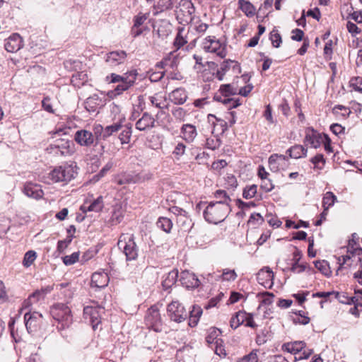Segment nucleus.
<instances>
[{
	"mask_svg": "<svg viewBox=\"0 0 362 362\" xmlns=\"http://www.w3.org/2000/svg\"><path fill=\"white\" fill-rule=\"evenodd\" d=\"M353 238L349 241L346 254L337 258V263L339 264L337 272L345 268H351L358 264H362V248L356 246L354 240L355 234Z\"/></svg>",
	"mask_w": 362,
	"mask_h": 362,
	"instance_id": "f257e3e1",
	"label": "nucleus"
},
{
	"mask_svg": "<svg viewBox=\"0 0 362 362\" xmlns=\"http://www.w3.org/2000/svg\"><path fill=\"white\" fill-rule=\"evenodd\" d=\"M230 211V205L211 202L205 207L203 215L208 223L218 224L227 218Z\"/></svg>",
	"mask_w": 362,
	"mask_h": 362,
	"instance_id": "f03ea898",
	"label": "nucleus"
},
{
	"mask_svg": "<svg viewBox=\"0 0 362 362\" xmlns=\"http://www.w3.org/2000/svg\"><path fill=\"white\" fill-rule=\"evenodd\" d=\"M77 175V168L74 164H66L53 169L49 174V177L54 182L66 184L75 178Z\"/></svg>",
	"mask_w": 362,
	"mask_h": 362,
	"instance_id": "7ed1b4c3",
	"label": "nucleus"
},
{
	"mask_svg": "<svg viewBox=\"0 0 362 362\" xmlns=\"http://www.w3.org/2000/svg\"><path fill=\"white\" fill-rule=\"evenodd\" d=\"M119 249L122 250L127 262L134 261L138 257V247L132 234H122L117 243Z\"/></svg>",
	"mask_w": 362,
	"mask_h": 362,
	"instance_id": "20e7f679",
	"label": "nucleus"
},
{
	"mask_svg": "<svg viewBox=\"0 0 362 362\" xmlns=\"http://www.w3.org/2000/svg\"><path fill=\"white\" fill-rule=\"evenodd\" d=\"M47 151L57 156H69L75 152L74 144L66 139H56L47 148Z\"/></svg>",
	"mask_w": 362,
	"mask_h": 362,
	"instance_id": "39448f33",
	"label": "nucleus"
},
{
	"mask_svg": "<svg viewBox=\"0 0 362 362\" xmlns=\"http://www.w3.org/2000/svg\"><path fill=\"white\" fill-rule=\"evenodd\" d=\"M170 318L176 322H181L188 317V312L178 301H172L167 308Z\"/></svg>",
	"mask_w": 362,
	"mask_h": 362,
	"instance_id": "423d86ee",
	"label": "nucleus"
},
{
	"mask_svg": "<svg viewBox=\"0 0 362 362\" xmlns=\"http://www.w3.org/2000/svg\"><path fill=\"white\" fill-rule=\"evenodd\" d=\"M203 49L206 52L216 54L221 58H224L226 55L225 46L219 40H216L214 37L209 36L205 38L203 42Z\"/></svg>",
	"mask_w": 362,
	"mask_h": 362,
	"instance_id": "0eeeda50",
	"label": "nucleus"
},
{
	"mask_svg": "<svg viewBox=\"0 0 362 362\" xmlns=\"http://www.w3.org/2000/svg\"><path fill=\"white\" fill-rule=\"evenodd\" d=\"M104 313V308L101 307L86 306L83 309V316L89 320L93 329L95 330L101 322V314Z\"/></svg>",
	"mask_w": 362,
	"mask_h": 362,
	"instance_id": "6e6552de",
	"label": "nucleus"
},
{
	"mask_svg": "<svg viewBox=\"0 0 362 362\" xmlns=\"http://www.w3.org/2000/svg\"><path fill=\"white\" fill-rule=\"evenodd\" d=\"M42 315L38 312L31 313L30 310L25 313L24 321L25 327L29 333L35 332L40 327Z\"/></svg>",
	"mask_w": 362,
	"mask_h": 362,
	"instance_id": "1a4fd4ad",
	"label": "nucleus"
},
{
	"mask_svg": "<svg viewBox=\"0 0 362 362\" xmlns=\"http://www.w3.org/2000/svg\"><path fill=\"white\" fill-rule=\"evenodd\" d=\"M290 165L288 157L281 154H272L269 158V165L271 170L278 172L284 170Z\"/></svg>",
	"mask_w": 362,
	"mask_h": 362,
	"instance_id": "9d476101",
	"label": "nucleus"
},
{
	"mask_svg": "<svg viewBox=\"0 0 362 362\" xmlns=\"http://www.w3.org/2000/svg\"><path fill=\"white\" fill-rule=\"evenodd\" d=\"M145 321L146 325L152 327L155 331L158 332L160 329L161 317L158 308L156 305L151 306L148 309Z\"/></svg>",
	"mask_w": 362,
	"mask_h": 362,
	"instance_id": "9b49d317",
	"label": "nucleus"
},
{
	"mask_svg": "<svg viewBox=\"0 0 362 362\" xmlns=\"http://www.w3.org/2000/svg\"><path fill=\"white\" fill-rule=\"evenodd\" d=\"M74 140L81 146L89 147L95 142V136L93 134L86 129H80L76 132Z\"/></svg>",
	"mask_w": 362,
	"mask_h": 362,
	"instance_id": "f8f14e48",
	"label": "nucleus"
},
{
	"mask_svg": "<svg viewBox=\"0 0 362 362\" xmlns=\"http://www.w3.org/2000/svg\"><path fill=\"white\" fill-rule=\"evenodd\" d=\"M180 281L182 285L187 288H197L200 284L197 276L189 271H183L180 273Z\"/></svg>",
	"mask_w": 362,
	"mask_h": 362,
	"instance_id": "ddd939ff",
	"label": "nucleus"
},
{
	"mask_svg": "<svg viewBox=\"0 0 362 362\" xmlns=\"http://www.w3.org/2000/svg\"><path fill=\"white\" fill-rule=\"evenodd\" d=\"M23 46V40L18 33L12 34L6 40L4 45L5 49L8 52H15L19 50Z\"/></svg>",
	"mask_w": 362,
	"mask_h": 362,
	"instance_id": "4468645a",
	"label": "nucleus"
},
{
	"mask_svg": "<svg viewBox=\"0 0 362 362\" xmlns=\"http://www.w3.org/2000/svg\"><path fill=\"white\" fill-rule=\"evenodd\" d=\"M257 279L259 284L265 288H271L273 285L274 274L269 267H266L257 273Z\"/></svg>",
	"mask_w": 362,
	"mask_h": 362,
	"instance_id": "2eb2a0df",
	"label": "nucleus"
},
{
	"mask_svg": "<svg viewBox=\"0 0 362 362\" xmlns=\"http://www.w3.org/2000/svg\"><path fill=\"white\" fill-rule=\"evenodd\" d=\"M156 120L152 115L144 112L142 117L136 122V129L139 131H146L155 127Z\"/></svg>",
	"mask_w": 362,
	"mask_h": 362,
	"instance_id": "dca6fc26",
	"label": "nucleus"
},
{
	"mask_svg": "<svg viewBox=\"0 0 362 362\" xmlns=\"http://www.w3.org/2000/svg\"><path fill=\"white\" fill-rule=\"evenodd\" d=\"M23 192L28 197L35 199L42 198L44 194L40 185L33 182H27L24 186Z\"/></svg>",
	"mask_w": 362,
	"mask_h": 362,
	"instance_id": "f3484780",
	"label": "nucleus"
},
{
	"mask_svg": "<svg viewBox=\"0 0 362 362\" xmlns=\"http://www.w3.org/2000/svg\"><path fill=\"white\" fill-rule=\"evenodd\" d=\"M127 57L124 51H114L107 54L105 62L111 66H116L122 64Z\"/></svg>",
	"mask_w": 362,
	"mask_h": 362,
	"instance_id": "a211bd4d",
	"label": "nucleus"
},
{
	"mask_svg": "<svg viewBox=\"0 0 362 362\" xmlns=\"http://www.w3.org/2000/svg\"><path fill=\"white\" fill-rule=\"evenodd\" d=\"M208 119L214 126V129L212 131L213 134L216 132L218 134H222L228 130V124L226 120L211 114L209 115Z\"/></svg>",
	"mask_w": 362,
	"mask_h": 362,
	"instance_id": "6ab92c4d",
	"label": "nucleus"
},
{
	"mask_svg": "<svg viewBox=\"0 0 362 362\" xmlns=\"http://www.w3.org/2000/svg\"><path fill=\"white\" fill-rule=\"evenodd\" d=\"M180 132L182 139L188 143L193 142L197 136L196 127L191 124H183L181 127Z\"/></svg>",
	"mask_w": 362,
	"mask_h": 362,
	"instance_id": "aec40b11",
	"label": "nucleus"
},
{
	"mask_svg": "<svg viewBox=\"0 0 362 362\" xmlns=\"http://www.w3.org/2000/svg\"><path fill=\"white\" fill-rule=\"evenodd\" d=\"M305 141L311 147L317 148L320 146L321 143L324 141V137L312 129L307 132Z\"/></svg>",
	"mask_w": 362,
	"mask_h": 362,
	"instance_id": "412c9836",
	"label": "nucleus"
},
{
	"mask_svg": "<svg viewBox=\"0 0 362 362\" xmlns=\"http://www.w3.org/2000/svg\"><path fill=\"white\" fill-rule=\"evenodd\" d=\"M136 76L137 74L136 71H130L129 76L131 78H125L124 82H121V83L118 84L114 89L115 95H119L133 86L136 79Z\"/></svg>",
	"mask_w": 362,
	"mask_h": 362,
	"instance_id": "4be33fe9",
	"label": "nucleus"
},
{
	"mask_svg": "<svg viewBox=\"0 0 362 362\" xmlns=\"http://www.w3.org/2000/svg\"><path fill=\"white\" fill-rule=\"evenodd\" d=\"M109 277L107 273L95 272L91 277V286L97 288H103L107 285Z\"/></svg>",
	"mask_w": 362,
	"mask_h": 362,
	"instance_id": "5701e85b",
	"label": "nucleus"
},
{
	"mask_svg": "<svg viewBox=\"0 0 362 362\" xmlns=\"http://www.w3.org/2000/svg\"><path fill=\"white\" fill-rule=\"evenodd\" d=\"M170 100L175 104H184L187 99V95L186 90L182 88H178L173 90L169 95Z\"/></svg>",
	"mask_w": 362,
	"mask_h": 362,
	"instance_id": "b1692460",
	"label": "nucleus"
},
{
	"mask_svg": "<svg viewBox=\"0 0 362 362\" xmlns=\"http://www.w3.org/2000/svg\"><path fill=\"white\" fill-rule=\"evenodd\" d=\"M148 13H140L134 17V26L132 30L134 37H137L142 33V30L139 27L148 19Z\"/></svg>",
	"mask_w": 362,
	"mask_h": 362,
	"instance_id": "393cba45",
	"label": "nucleus"
},
{
	"mask_svg": "<svg viewBox=\"0 0 362 362\" xmlns=\"http://www.w3.org/2000/svg\"><path fill=\"white\" fill-rule=\"evenodd\" d=\"M221 331L215 327H211L207 331V335L206 337V341L211 349H214V345L217 344L219 341L222 340L219 336Z\"/></svg>",
	"mask_w": 362,
	"mask_h": 362,
	"instance_id": "a878e982",
	"label": "nucleus"
},
{
	"mask_svg": "<svg viewBox=\"0 0 362 362\" xmlns=\"http://www.w3.org/2000/svg\"><path fill=\"white\" fill-rule=\"evenodd\" d=\"M305 347V343L303 341H296L288 342L284 344L283 348L285 351L296 355Z\"/></svg>",
	"mask_w": 362,
	"mask_h": 362,
	"instance_id": "bb28decb",
	"label": "nucleus"
},
{
	"mask_svg": "<svg viewBox=\"0 0 362 362\" xmlns=\"http://www.w3.org/2000/svg\"><path fill=\"white\" fill-rule=\"evenodd\" d=\"M289 157L295 159L305 157L308 149L302 145H295L287 150Z\"/></svg>",
	"mask_w": 362,
	"mask_h": 362,
	"instance_id": "cd10ccee",
	"label": "nucleus"
},
{
	"mask_svg": "<svg viewBox=\"0 0 362 362\" xmlns=\"http://www.w3.org/2000/svg\"><path fill=\"white\" fill-rule=\"evenodd\" d=\"M124 217V210L120 204H115L113 206L112 215L110 218L111 225H117L119 223Z\"/></svg>",
	"mask_w": 362,
	"mask_h": 362,
	"instance_id": "c85d7f7f",
	"label": "nucleus"
},
{
	"mask_svg": "<svg viewBox=\"0 0 362 362\" xmlns=\"http://www.w3.org/2000/svg\"><path fill=\"white\" fill-rule=\"evenodd\" d=\"M202 315V309L198 305H194L192 310L188 312L189 325L192 327H195L200 317Z\"/></svg>",
	"mask_w": 362,
	"mask_h": 362,
	"instance_id": "c756f323",
	"label": "nucleus"
},
{
	"mask_svg": "<svg viewBox=\"0 0 362 362\" xmlns=\"http://www.w3.org/2000/svg\"><path fill=\"white\" fill-rule=\"evenodd\" d=\"M247 313L244 311H238L233 315L230 320V325L231 328L236 329L240 325L245 322L247 319Z\"/></svg>",
	"mask_w": 362,
	"mask_h": 362,
	"instance_id": "7c9ffc66",
	"label": "nucleus"
},
{
	"mask_svg": "<svg viewBox=\"0 0 362 362\" xmlns=\"http://www.w3.org/2000/svg\"><path fill=\"white\" fill-rule=\"evenodd\" d=\"M178 277V271L172 270L170 272L165 279L162 282V286L165 289L170 288L173 285L175 284Z\"/></svg>",
	"mask_w": 362,
	"mask_h": 362,
	"instance_id": "2f4dec72",
	"label": "nucleus"
},
{
	"mask_svg": "<svg viewBox=\"0 0 362 362\" xmlns=\"http://www.w3.org/2000/svg\"><path fill=\"white\" fill-rule=\"evenodd\" d=\"M222 98H228L238 94V87L234 84L221 85L219 89Z\"/></svg>",
	"mask_w": 362,
	"mask_h": 362,
	"instance_id": "473e14b6",
	"label": "nucleus"
},
{
	"mask_svg": "<svg viewBox=\"0 0 362 362\" xmlns=\"http://www.w3.org/2000/svg\"><path fill=\"white\" fill-rule=\"evenodd\" d=\"M215 99L226 105L228 109H233L238 107L240 105L239 99L233 98H222L221 96L215 95Z\"/></svg>",
	"mask_w": 362,
	"mask_h": 362,
	"instance_id": "72a5a7b5",
	"label": "nucleus"
},
{
	"mask_svg": "<svg viewBox=\"0 0 362 362\" xmlns=\"http://www.w3.org/2000/svg\"><path fill=\"white\" fill-rule=\"evenodd\" d=\"M315 267L325 276H329L331 275V270L329 264L326 260H317L314 262Z\"/></svg>",
	"mask_w": 362,
	"mask_h": 362,
	"instance_id": "f704fd0d",
	"label": "nucleus"
},
{
	"mask_svg": "<svg viewBox=\"0 0 362 362\" xmlns=\"http://www.w3.org/2000/svg\"><path fill=\"white\" fill-rule=\"evenodd\" d=\"M52 290V287L47 286L46 288H42L41 290H37L33 292L29 297L32 298L34 303L38 302L41 299H43L45 295Z\"/></svg>",
	"mask_w": 362,
	"mask_h": 362,
	"instance_id": "c9c22d12",
	"label": "nucleus"
},
{
	"mask_svg": "<svg viewBox=\"0 0 362 362\" xmlns=\"http://www.w3.org/2000/svg\"><path fill=\"white\" fill-rule=\"evenodd\" d=\"M214 197L217 199L214 203H223L230 205L231 199L228 195L227 192L223 189H218L214 192Z\"/></svg>",
	"mask_w": 362,
	"mask_h": 362,
	"instance_id": "e433bc0d",
	"label": "nucleus"
},
{
	"mask_svg": "<svg viewBox=\"0 0 362 362\" xmlns=\"http://www.w3.org/2000/svg\"><path fill=\"white\" fill-rule=\"evenodd\" d=\"M156 225L158 228H160L165 233H168L170 232L173 227L172 221L166 217H160L158 218Z\"/></svg>",
	"mask_w": 362,
	"mask_h": 362,
	"instance_id": "4c0bfd02",
	"label": "nucleus"
},
{
	"mask_svg": "<svg viewBox=\"0 0 362 362\" xmlns=\"http://www.w3.org/2000/svg\"><path fill=\"white\" fill-rule=\"evenodd\" d=\"M336 199L337 197L332 192H326L322 199V206L325 208V211H327L329 207L333 206Z\"/></svg>",
	"mask_w": 362,
	"mask_h": 362,
	"instance_id": "58836bf2",
	"label": "nucleus"
},
{
	"mask_svg": "<svg viewBox=\"0 0 362 362\" xmlns=\"http://www.w3.org/2000/svg\"><path fill=\"white\" fill-rule=\"evenodd\" d=\"M240 8L244 12L246 16H252L255 14V8L253 5L245 0L239 1Z\"/></svg>",
	"mask_w": 362,
	"mask_h": 362,
	"instance_id": "ea45409f",
	"label": "nucleus"
},
{
	"mask_svg": "<svg viewBox=\"0 0 362 362\" xmlns=\"http://www.w3.org/2000/svg\"><path fill=\"white\" fill-rule=\"evenodd\" d=\"M37 258V253L34 250H29L27 252H25L23 260V265L25 267H30L35 260Z\"/></svg>",
	"mask_w": 362,
	"mask_h": 362,
	"instance_id": "a19ab883",
	"label": "nucleus"
},
{
	"mask_svg": "<svg viewBox=\"0 0 362 362\" xmlns=\"http://www.w3.org/2000/svg\"><path fill=\"white\" fill-rule=\"evenodd\" d=\"M183 31H184V28H179L177 36L174 40L173 45L176 47L177 49H180V47H182L183 45H185L187 42V40L185 39V37L182 35Z\"/></svg>",
	"mask_w": 362,
	"mask_h": 362,
	"instance_id": "79ce46f5",
	"label": "nucleus"
},
{
	"mask_svg": "<svg viewBox=\"0 0 362 362\" xmlns=\"http://www.w3.org/2000/svg\"><path fill=\"white\" fill-rule=\"evenodd\" d=\"M122 127L120 123H115L112 125L107 126L104 129L103 139H106L110 136L114 132L119 131Z\"/></svg>",
	"mask_w": 362,
	"mask_h": 362,
	"instance_id": "37998d69",
	"label": "nucleus"
},
{
	"mask_svg": "<svg viewBox=\"0 0 362 362\" xmlns=\"http://www.w3.org/2000/svg\"><path fill=\"white\" fill-rule=\"evenodd\" d=\"M175 0H158L156 7L160 11L171 9L175 4Z\"/></svg>",
	"mask_w": 362,
	"mask_h": 362,
	"instance_id": "c03bdc74",
	"label": "nucleus"
},
{
	"mask_svg": "<svg viewBox=\"0 0 362 362\" xmlns=\"http://www.w3.org/2000/svg\"><path fill=\"white\" fill-rule=\"evenodd\" d=\"M257 189L256 185L245 187L243 192V197L246 199L253 198L257 194Z\"/></svg>",
	"mask_w": 362,
	"mask_h": 362,
	"instance_id": "a18cd8bd",
	"label": "nucleus"
},
{
	"mask_svg": "<svg viewBox=\"0 0 362 362\" xmlns=\"http://www.w3.org/2000/svg\"><path fill=\"white\" fill-rule=\"evenodd\" d=\"M221 140L217 137H209L206 140V147L209 149L215 150L220 147Z\"/></svg>",
	"mask_w": 362,
	"mask_h": 362,
	"instance_id": "49530a36",
	"label": "nucleus"
},
{
	"mask_svg": "<svg viewBox=\"0 0 362 362\" xmlns=\"http://www.w3.org/2000/svg\"><path fill=\"white\" fill-rule=\"evenodd\" d=\"M103 207V199L102 197H98L88 206L87 211L98 212L102 210Z\"/></svg>",
	"mask_w": 362,
	"mask_h": 362,
	"instance_id": "de8ad7c7",
	"label": "nucleus"
},
{
	"mask_svg": "<svg viewBox=\"0 0 362 362\" xmlns=\"http://www.w3.org/2000/svg\"><path fill=\"white\" fill-rule=\"evenodd\" d=\"M257 352V349H254L250 354L244 356L237 362H259Z\"/></svg>",
	"mask_w": 362,
	"mask_h": 362,
	"instance_id": "09e8293b",
	"label": "nucleus"
},
{
	"mask_svg": "<svg viewBox=\"0 0 362 362\" xmlns=\"http://www.w3.org/2000/svg\"><path fill=\"white\" fill-rule=\"evenodd\" d=\"M132 135V128L125 127V128L119 134V139L122 144H128Z\"/></svg>",
	"mask_w": 362,
	"mask_h": 362,
	"instance_id": "8fccbe9b",
	"label": "nucleus"
},
{
	"mask_svg": "<svg viewBox=\"0 0 362 362\" xmlns=\"http://www.w3.org/2000/svg\"><path fill=\"white\" fill-rule=\"evenodd\" d=\"M79 258V253L78 252H74L70 255H66L63 257V262L66 265H72L74 263H76Z\"/></svg>",
	"mask_w": 362,
	"mask_h": 362,
	"instance_id": "3c124183",
	"label": "nucleus"
},
{
	"mask_svg": "<svg viewBox=\"0 0 362 362\" xmlns=\"http://www.w3.org/2000/svg\"><path fill=\"white\" fill-rule=\"evenodd\" d=\"M191 221V219L187 216V213L177 218V223L180 224L184 230H187L190 227Z\"/></svg>",
	"mask_w": 362,
	"mask_h": 362,
	"instance_id": "603ef678",
	"label": "nucleus"
},
{
	"mask_svg": "<svg viewBox=\"0 0 362 362\" xmlns=\"http://www.w3.org/2000/svg\"><path fill=\"white\" fill-rule=\"evenodd\" d=\"M298 252L294 253V259L296 260L295 263L292 265L291 271L293 272L300 273L305 271V266L303 264H298L299 257Z\"/></svg>",
	"mask_w": 362,
	"mask_h": 362,
	"instance_id": "864d4df0",
	"label": "nucleus"
},
{
	"mask_svg": "<svg viewBox=\"0 0 362 362\" xmlns=\"http://www.w3.org/2000/svg\"><path fill=\"white\" fill-rule=\"evenodd\" d=\"M115 163L113 160H109L105 166L100 170V172L95 175L97 180L104 177L107 172L114 166Z\"/></svg>",
	"mask_w": 362,
	"mask_h": 362,
	"instance_id": "5fc2aeb1",
	"label": "nucleus"
},
{
	"mask_svg": "<svg viewBox=\"0 0 362 362\" xmlns=\"http://www.w3.org/2000/svg\"><path fill=\"white\" fill-rule=\"evenodd\" d=\"M215 354L219 356L220 357H225L226 356V351L223 345V340L219 341L217 344L214 345V349H212Z\"/></svg>",
	"mask_w": 362,
	"mask_h": 362,
	"instance_id": "6e6d98bb",
	"label": "nucleus"
},
{
	"mask_svg": "<svg viewBox=\"0 0 362 362\" xmlns=\"http://www.w3.org/2000/svg\"><path fill=\"white\" fill-rule=\"evenodd\" d=\"M97 99L95 98H89L86 102V108L90 112H95L98 108Z\"/></svg>",
	"mask_w": 362,
	"mask_h": 362,
	"instance_id": "4d7b16f0",
	"label": "nucleus"
},
{
	"mask_svg": "<svg viewBox=\"0 0 362 362\" xmlns=\"http://www.w3.org/2000/svg\"><path fill=\"white\" fill-rule=\"evenodd\" d=\"M270 40L274 47H279L282 42L280 34L273 30L270 34Z\"/></svg>",
	"mask_w": 362,
	"mask_h": 362,
	"instance_id": "13d9d810",
	"label": "nucleus"
},
{
	"mask_svg": "<svg viewBox=\"0 0 362 362\" xmlns=\"http://www.w3.org/2000/svg\"><path fill=\"white\" fill-rule=\"evenodd\" d=\"M172 114L176 119L182 121L186 115V112L182 107H175L173 110Z\"/></svg>",
	"mask_w": 362,
	"mask_h": 362,
	"instance_id": "bf43d9fd",
	"label": "nucleus"
},
{
	"mask_svg": "<svg viewBox=\"0 0 362 362\" xmlns=\"http://www.w3.org/2000/svg\"><path fill=\"white\" fill-rule=\"evenodd\" d=\"M222 276L223 280L226 281H234L237 277V274L235 270H230L228 269H226L223 271Z\"/></svg>",
	"mask_w": 362,
	"mask_h": 362,
	"instance_id": "052dcab7",
	"label": "nucleus"
},
{
	"mask_svg": "<svg viewBox=\"0 0 362 362\" xmlns=\"http://www.w3.org/2000/svg\"><path fill=\"white\" fill-rule=\"evenodd\" d=\"M42 105L43 109L49 113H54V110L51 103V100L49 97H45L42 101Z\"/></svg>",
	"mask_w": 362,
	"mask_h": 362,
	"instance_id": "680f3d73",
	"label": "nucleus"
},
{
	"mask_svg": "<svg viewBox=\"0 0 362 362\" xmlns=\"http://www.w3.org/2000/svg\"><path fill=\"white\" fill-rule=\"evenodd\" d=\"M274 295L269 292H264L262 293L261 304L270 305L273 302Z\"/></svg>",
	"mask_w": 362,
	"mask_h": 362,
	"instance_id": "e2e57ef3",
	"label": "nucleus"
},
{
	"mask_svg": "<svg viewBox=\"0 0 362 362\" xmlns=\"http://www.w3.org/2000/svg\"><path fill=\"white\" fill-rule=\"evenodd\" d=\"M180 6L185 9L187 10V13L189 16L194 11V8L192 3L189 1L182 0L180 3Z\"/></svg>",
	"mask_w": 362,
	"mask_h": 362,
	"instance_id": "0e129e2a",
	"label": "nucleus"
},
{
	"mask_svg": "<svg viewBox=\"0 0 362 362\" xmlns=\"http://www.w3.org/2000/svg\"><path fill=\"white\" fill-rule=\"evenodd\" d=\"M310 162L315 165L316 168H321L320 166H318L320 163H322V165L325 164V160L324 158V156L322 154H317L315 156L311 158Z\"/></svg>",
	"mask_w": 362,
	"mask_h": 362,
	"instance_id": "69168bd1",
	"label": "nucleus"
},
{
	"mask_svg": "<svg viewBox=\"0 0 362 362\" xmlns=\"http://www.w3.org/2000/svg\"><path fill=\"white\" fill-rule=\"evenodd\" d=\"M262 184L261 187L263 189L265 192H270L274 189V185L272 184V181L267 178L262 180Z\"/></svg>",
	"mask_w": 362,
	"mask_h": 362,
	"instance_id": "338daca9",
	"label": "nucleus"
},
{
	"mask_svg": "<svg viewBox=\"0 0 362 362\" xmlns=\"http://www.w3.org/2000/svg\"><path fill=\"white\" fill-rule=\"evenodd\" d=\"M291 39L295 41H301L303 40L304 33L300 29L296 28L292 31Z\"/></svg>",
	"mask_w": 362,
	"mask_h": 362,
	"instance_id": "774afa93",
	"label": "nucleus"
}]
</instances>
